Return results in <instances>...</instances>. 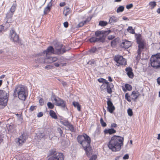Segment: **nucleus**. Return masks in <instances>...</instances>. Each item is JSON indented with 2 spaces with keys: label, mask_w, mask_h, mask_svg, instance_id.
<instances>
[{
  "label": "nucleus",
  "mask_w": 160,
  "mask_h": 160,
  "mask_svg": "<svg viewBox=\"0 0 160 160\" xmlns=\"http://www.w3.org/2000/svg\"><path fill=\"white\" fill-rule=\"evenodd\" d=\"M78 140L82 145L88 156L92 154V149L90 146L91 139L88 135L84 134L82 135H79L78 137Z\"/></svg>",
  "instance_id": "1"
},
{
  "label": "nucleus",
  "mask_w": 160,
  "mask_h": 160,
  "mask_svg": "<svg viewBox=\"0 0 160 160\" xmlns=\"http://www.w3.org/2000/svg\"><path fill=\"white\" fill-rule=\"evenodd\" d=\"M123 137L114 135L109 141L108 144V147L112 151H119L121 149V146L123 145Z\"/></svg>",
  "instance_id": "2"
},
{
  "label": "nucleus",
  "mask_w": 160,
  "mask_h": 160,
  "mask_svg": "<svg viewBox=\"0 0 160 160\" xmlns=\"http://www.w3.org/2000/svg\"><path fill=\"white\" fill-rule=\"evenodd\" d=\"M13 95L15 97H18L20 99L25 101L27 94L25 91L24 86L22 85L16 86L15 88Z\"/></svg>",
  "instance_id": "3"
},
{
  "label": "nucleus",
  "mask_w": 160,
  "mask_h": 160,
  "mask_svg": "<svg viewBox=\"0 0 160 160\" xmlns=\"http://www.w3.org/2000/svg\"><path fill=\"white\" fill-rule=\"evenodd\" d=\"M9 95L4 90H0V109L3 108L7 105Z\"/></svg>",
  "instance_id": "4"
},
{
  "label": "nucleus",
  "mask_w": 160,
  "mask_h": 160,
  "mask_svg": "<svg viewBox=\"0 0 160 160\" xmlns=\"http://www.w3.org/2000/svg\"><path fill=\"white\" fill-rule=\"evenodd\" d=\"M111 31H98L95 32V36L98 40L99 42H104L106 36L109 34Z\"/></svg>",
  "instance_id": "5"
},
{
  "label": "nucleus",
  "mask_w": 160,
  "mask_h": 160,
  "mask_svg": "<svg viewBox=\"0 0 160 160\" xmlns=\"http://www.w3.org/2000/svg\"><path fill=\"white\" fill-rule=\"evenodd\" d=\"M49 153L50 156L48 160H64L63 154L57 152L54 149L50 151Z\"/></svg>",
  "instance_id": "6"
},
{
  "label": "nucleus",
  "mask_w": 160,
  "mask_h": 160,
  "mask_svg": "<svg viewBox=\"0 0 160 160\" xmlns=\"http://www.w3.org/2000/svg\"><path fill=\"white\" fill-rule=\"evenodd\" d=\"M151 65L155 68L160 67V54L152 55L150 59Z\"/></svg>",
  "instance_id": "7"
},
{
  "label": "nucleus",
  "mask_w": 160,
  "mask_h": 160,
  "mask_svg": "<svg viewBox=\"0 0 160 160\" xmlns=\"http://www.w3.org/2000/svg\"><path fill=\"white\" fill-rule=\"evenodd\" d=\"M37 61L38 62L44 63L47 62L48 63H52L58 60V58L56 57H50L46 56L45 58L43 57L38 58H37Z\"/></svg>",
  "instance_id": "8"
},
{
  "label": "nucleus",
  "mask_w": 160,
  "mask_h": 160,
  "mask_svg": "<svg viewBox=\"0 0 160 160\" xmlns=\"http://www.w3.org/2000/svg\"><path fill=\"white\" fill-rule=\"evenodd\" d=\"M51 99L52 101H54V103L56 105L60 106L63 108L66 107L65 102L58 97H56L54 95H52Z\"/></svg>",
  "instance_id": "9"
},
{
  "label": "nucleus",
  "mask_w": 160,
  "mask_h": 160,
  "mask_svg": "<svg viewBox=\"0 0 160 160\" xmlns=\"http://www.w3.org/2000/svg\"><path fill=\"white\" fill-rule=\"evenodd\" d=\"M137 43L138 45V50L137 53L138 55H140L142 51L144 48L145 46L144 42L139 38H137Z\"/></svg>",
  "instance_id": "10"
},
{
  "label": "nucleus",
  "mask_w": 160,
  "mask_h": 160,
  "mask_svg": "<svg viewBox=\"0 0 160 160\" xmlns=\"http://www.w3.org/2000/svg\"><path fill=\"white\" fill-rule=\"evenodd\" d=\"M67 50L63 47L62 44L58 45L57 46L55 47V54L59 55L62 54L64 53Z\"/></svg>",
  "instance_id": "11"
},
{
  "label": "nucleus",
  "mask_w": 160,
  "mask_h": 160,
  "mask_svg": "<svg viewBox=\"0 0 160 160\" xmlns=\"http://www.w3.org/2000/svg\"><path fill=\"white\" fill-rule=\"evenodd\" d=\"M115 61L117 63L121 65H125L126 64V60L122 56L120 55H116L114 58Z\"/></svg>",
  "instance_id": "12"
},
{
  "label": "nucleus",
  "mask_w": 160,
  "mask_h": 160,
  "mask_svg": "<svg viewBox=\"0 0 160 160\" xmlns=\"http://www.w3.org/2000/svg\"><path fill=\"white\" fill-rule=\"evenodd\" d=\"M43 53L45 54L46 56L55 54L54 49L52 46H50L47 48L46 50L43 52Z\"/></svg>",
  "instance_id": "13"
},
{
  "label": "nucleus",
  "mask_w": 160,
  "mask_h": 160,
  "mask_svg": "<svg viewBox=\"0 0 160 160\" xmlns=\"http://www.w3.org/2000/svg\"><path fill=\"white\" fill-rule=\"evenodd\" d=\"M11 33L10 35L11 40L14 42H19V36L14 31L12 30L11 31Z\"/></svg>",
  "instance_id": "14"
},
{
  "label": "nucleus",
  "mask_w": 160,
  "mask_h": 160,
  "mask_svg": "<svg viewBox=\"0 0 160 160\" xmlns=\"http://www.w3.org/2000/svg\"><path fill=\"white\" fill-rule=\"evenodd\" d=\"M27 138V137L26 135L23 134L19 137L16 142L19 145H22L25 142Z\"/></svg>",
  "instance_id": "15"
},
{
  "label": "nucleus",
  "mask_w": 160,
  "mask_h": 160,
  "mask_svg": "<svg viewBox=\"0 0 160 160\" xmlns=\"http://www.w3.org/2000/svg\"><path fill=\"white\" fill-rule=\"evenodd\" d=\"M107 104L108 106L107 107V110L111 113H112L113 111L115 109V108L113 105L112 103L110 100L108 99L107 101Z\"/></svg>",
  "instance_id": "16"
},
{
  "label": "nucleus",
  "mask_w": 160,
  "mask_h": 160,
  "mask_svg": "<svg viewBox=\"0 0 160 160\" xmlns=\"http://www.w3.org/2000/svg\"><path fill=\"white\" fill-rule=\"evenodd\" d=\"M119 18L114 16H112L110 17L109 23L111 25H113L114 23L118 21Z\"/></svg>",
  "instance_id": "17"
},
{
  "label": "nucleus",
  "mask_w": 160,
  "mask_h": 160,
  "mask_svg": "<svg viewBox=\"0 0 160 160\" xmlns=\"http://www.w3.org/2000/svg\"><path fill=\"white\" fill-rule=\"evenodd\" d=\"M125 70L129 77L131 78H133L134 75L132 68L130 67L127 68L125 69Z\"/></svg>",
  "instance_id": "18"
},
{
  "label": "nucleus",
  "mask_w": 160,
  "mask_h": 160,
  "mask_svg": "<svg viewBox=\"0 0 160 160\" xmlns=\"http://www.w3.org/2000/svg\"><path fill=\"white\" fill-rule=\"evenodd\" d=\"M131 43L130 42L125 40L122 42L121 44V46L125 48H128L131 46Z\"/></svg>",
  "instance_id": "19"
},
{
  "label": "nucleus",
  "mask_w": 160,
  "mask_h": 160,
  "mask_svg": "<svg viewBox=\"0 0 160 160\" xmlns=\"http://www.w3.org/2000/svg\"><path fill=\"white\" fill-rule=\"evenodd\" d=\"M139 95V93L138 92L133 91L132 92V93L130 96V98L134 101L138 97Z\"/></svg>",
  "instance_id": "20"
},
{
  "label": "nucleus",
  "mask_w": 160,
  "mask_h": 160,
  "mask_svg": "<svg viewBox=\"0 0 160 160\" xmlns=\"http://www.w3.org/2000/svg\"><path fill=\"white\" fill-rule=\"evenodd\" d=\"M16 6H17V5L16 3H14L12 4V6L11 7L10 9V11L12 13L14 12V11L15 10V9H16ZM12 15H13V13H12L10 16H8V15L7 14L6 15V17H7L8 18H10L12 16Z\"/></svg>",
  "instance_id": "21"
},
{
  "label": "nucleus",
  "mask_w": 160,
  "mask_h": 160,
  "mask_svg": "<svg viewBox=\"0 0 160 160\" xmlns=\"http://www.w3.org/2000/svg\"><path fill=\"white\" fill-rule=\"evenodd\" d=\"M113 87V85L112 83L108 84L107 85V92L109 94L111 93L112 92V88Z\"/></svg>",
  "instance_id": "22"
},
{
  "label": "nucleus",
  "mask_w": 160,
  "mask_h": 160,
  "mask_svg": "<svg viewBox=\"0 0 160 160\" xmlns=\"http://www.w3.org/2000/svg\"><path fill=\"white\" fill-rule=\"evenodd\" d=\"M116 132V130L112 128L109 129L108 130H106L104 131V132L105 133H108L110 134L115 133Z\"/></svg>",
  "instance_id": "23"
},
{
  "label": "nucleus",
  "mask_w": 160,
  "mask_h": 160,
  "mask_svg": "<svg viewBox=\"0 0 160 160\" xmlns=\"http://www.w3.org/2000/svg\"><path fill=\"white\" fill-rule=\"evenodd\" d=\"M125 88H124L123 87L122 88L123 90L124 91H126L125 89H126V90L128 91H130L132 90V87L131 85L129 84H125Z\"/></svg>",
  "instance_id": "24"
},
{
  "label": "nucleus",
  "mask_w": 160,
  "mask_h": 160,
  "mask_svg": "<svg viewBox=\"0 0 160 160\" xmlns=\"http://www.w3.org/2000/svg\"><path fill=\"white\" fill-rule=\"evenodd\" d=\"M49 114L52 118L54 119H57V117L55 112L53 110H50Z\"/></svg>",
  "instance_id": "25"
},
{
  "label": "nucleus",
  "mask_w": 160,
  "mask_h": 160,
  "mask_svg": "<svg viewBox=\"0 0 160 160\" xmlns=\"http://www.w3.org/2000/svg\"><path fill=\"white\" fill-rule=\"evenodd\" d=\"M73 105L75 108H77L78 111H80L81 110V107L79 103L77 102H73Z\"/></svg>",
  "instance_id": "26"
},
{
  "label": "nucleus",
  "mask_w": 160,
  "mask_h": 160,
  "mask_svg": "<svg viewBox=\"0 0 160 160\" xmlns=\"http://www.w3.org/2000/svg\"><path fill=\"white\" fill-rule=\"evenodd\" d=\"M70 9L69 8L65 7L63 13L65 16H67L70 13Z\"/></svg>",
  "instance_id": "27"
},
{
  "label": "nucleus",
  "mask_w": 160,
  "mask_h": 160,
  "mask_svg": "<svg viewBox=\"0 0 160 160\" xmlns=\"http://www.w3.org/2000/svg\"><path fill=\"white\" fill-rule=\"evenodd\" d=\"M97 50V48L95 47H93L88 51V54L94 53L96 52Z\"/></svg>",
  "instance_id": "28"
},
{
  "label": "nucleus",
  "mask_w": 160,
  "mask_h": 160,
  "mask_svg": "<svg viewBox=\"0 0 160 160\" xmlns=\"http://www.w3.org/2000/svg\"><path fill=\"white\" fill-rule=\"evenodd\" d=\"M98 40L96 36H94L91 37L89 39V41L91 42H99L98 41Z\"/></svg>",
  "instance_id": "29"
},
{
  "label": "nucleus",
  "mask_w": 160,
  "mask_h": 160,
  "mask_svg": "<svg viewBox=\"0 0 160 160\" xmlns=\"http://www.w3.org/2000/svg\"><path fill=\"white\" fill-rule=\"evenodd\" d=\"M124 9V8L123 6H120L118 8L117 10V13L122 12L123 11Z\"/></svg>",
  "instance_id": "30"
},
{
  "label": "nucleus",
  "mask_w": 160,
  "mask_h": 160,
  "mask_svg": "<svg viewBox=\"0 0 160 160\" xmlns=\"http://www.w3.org/2000/svg\"><path fill=\"white\" fill-rule=\"evenodd\" d=\"M149 4L150 6L151 9H153L156 5V3L155 2H150Z\"/></svg>",
  "instance_id": "31"
},
{
  "label": "nucleus",
  "mask_w": 160,
  "mask_h": 160,
  "mask_svg": "<svg viewBox=\"0 0 160 160\" xmlns=\"http://www.w3.org/2000/svg\"><path fill=\"white\" fill-rule=\"evenodd\" d=\"M128 32H129L130 33L132 34H134L135 32L134 30L132 28V27L131 26H129L128 27V28L127 29Z\"/></svg>",
  "instance_id": "32"
},
{
  "label": "nucleus",
  "mask_w": 160,
  "mask_h": 160,
  "mask_svg": "<svg viewBox=\"0 0 160 160\" xmlns=\"http://www.w3.org/2000/svg\"><path fill=\"white\" fill-rule=\"evenodd\" d=\"M108 23L107 22L101 21L99 22V25L101 26H105L107 25Z\"/></svg>",
  "instance_id": "33"
},
{
  "label": "nucleus",
  "mask_w": 160,
  "mask_h": 160,
  "mask_svg": "<svg viewBox=\"0 0 160 160\" xmlns=\"http://www.w3.org/2000/svg\"><path fill=\"white\" fill-rule=\"evenodd\" d=\"M100 122L102 126L104 127L106 126V123L104 121L103 119L102 118H100Z\"/></svg>",
  "instance_id": "34"
},
{
  "label": "nucleus",
  "mask_w": 160,
  "mask_h": 160,
  "mask_svg": "<svg viewBox=\"0 0 160 160\" xmlns=\"http://www.w3.org/2000/svg\"><path fill=\"white\" fill-rule=\"evenodd\" d=\"M86 23V21H83L80 22L77 25L78 28L81 27Z\"/></svg>",
  "instance_id": "35"
},
{
  "label": "nucleus",
  "mask_w": 160,
  "mask_h": 160,
  "mask_svg": "<svg viewBox=\"0 0 160 160\" xmlns=\"http://www.w3.org/2000/svg\"><path fill=\"white\" fill-rule=\"evenodd\" d=\"M68 130H69L72 132H75V129L74 126L72 125H71L70 127L69 128V129H68Z\"/></svg>",
  "instance_id": "36"
},
{
  "label": "nucleus",
  "mask_w": 160,
  "mask_h": 160,
  "mask_svg": "<svg viewBox=\"0 0 160 160\" xmlns=\"http://www.w3.org/2000/svg\"><path fill=\"white\" fill-rule=\"evenodd\" d=\"M125 98L129 102H131L130 96H129L128 93H126L125 95Z\"/></svg>",
  "instance_id": "37"
},
{
  "label": "nucleus",
  "mask_w": 160,
  "mask_h": 160,
  "mask_svg": "<svg viewBox=\"0 0 160 160\" xmlns=\"http://www.w3.org/2000/svg\"><path fill=\"white\" fill-rule=\"evenodd\" d=\"M117 40V39H114L111 42V45L112 47H114L116 44Z\"/></svg>",
  "instance_id": "38"
},
{
  "label": "nucleus",
  "mask_w": 160,
  "mask_h": 160,
  "mask_svg": "<svg viewBox=\"0 0 160 160\" xmlns=\"http://www.w3.org/2000/svg\"><path fill=\"white\" fill-rule=\"evenodd\" d=\"M128 115L130 116H131L133 115V112L132 109L130 108H129L127 110Z\"/></svg>",
  "instance_id": "39"
},
{
  "label": "nucleus",
  "mask_w": 160,
  "mask_h": 160,
  "mask_svg": "<svg viewBox=\"0 0 160 160\" xmlns=\"http://www.w3.org/2000/svg\"><path fill=\"white\" fill-rule=\"evenodd\" d=\"M48 108L50 109H52L54 108V105L51 102H48L47 103Z\"/></svg>",
  "instance_id": "40"
},
{
  "label": "nucleus",
  "mask_w": 160,
  "mask_h": 160,
  "mask_svg": "<svg viewBox=\"0 0 160 160\" xmlns=\"http://www.w3.org/2000/svg\"><path fill=\"white\" fill-rule=\"evenodd\" d=\"M50 10V8L46 7L44 9V14H47L48 12Z\"/></svg>",
  "instance_id": "41"
},
{
  "label": "nucleus",
  "mask_w": 160,
  "mask_h": 160,
  "mask_svg": "<svg viewBox=\"0 0 160 160\" xmlns=\"http://www.w3.org/2000/svg\"><path fill=\"white\" fill-rule=\"evenodd\" d=\"M68 122H69L68 120L60 121V122L61 124L63 125L64 126Z\"/></svg>",
  "instance_id": "42"
},
{
  "label": "nucleus",
  "mask_w": 160,
  "mask_h": 160,
  "mask_svg": "<svg viewBox=\"0 0 160 160\" xmlns=\"http://www.w3.org/2000/svg\"><path fill=\"white\" fill-rule=\"evenodd\" d=\"M97 158V155H93L90 158L89 160H95Z\"/></svg>",
  "instance_id": "43"
},
{
  "label": "nucleus",
  "mask_w": 160,
  "mask_h": 160,
  "mask_svg": "<svg viewBox=\"0 0 160 160\" xmlns=\"http://www.w3.org/2000/svg\"><path fill=\"white\" fill-rule=\"evenodd\" d=\"M133 6V4H130L126 6V8L129 9L132 8Z\"/></svg>",
  "instance_id": "44"
},
{
  "label": "nucleus",
  "mask_w": 160,
  "mask_h": 160,
  "mask_svg": "<svg viewBox=\"0 0 160 160\" xmlns=\"http://www.w3.org/2000/svg\"><path fill=\"white\" fill-rule=\"evenodd\" d=\"M57 131L59 133L60 135L61 136L63 133V132L61 129L60 128H57Z\"/></svg>",
  "instance_id": "45"
},
{
  "label": "nucleus",
  "mask_w": 160,
  "mask_h": 160,
  "mask_svg": "<svg viewBox=\"0 0 160 160\" xmlns=\"http://www.w3.org/2000/svg\"><path fill=\"white\" fill-rule=\"evenodd\" d=\"M39 102L40 104L41 105H42L44 104V100L42 98H40L39 100Z\"/></svg>",
  "instance_id": "46"
},
{
  "label": "nucleus",
  "mask_w": 160,
  "mask_h": 160,
  "mask_svg": "<svg viewBox=\"0 0 160 160\" xmlns=\"http://www.w3.org/2000/svg\"><path fill=\"white\" fill-rule=\"evenodd\" d=\"M88 63L91 65H93L94 64H95V62L94 61L92 60H91V61H89V62H88Z\"/></svg>",
  "instance_id": "47"
},
{
  "label": "nucleus",
  "mask_w": 160,
  "mask_h": 160,
  "mask_svg": "<svg viewBox=\"0 0 160 160\" xmlns=\"http://www.w3.org/2000/svg\"><path fill=\"white\" fill-rule=\"evenodd\" d=\"M45 135L42 133H40L38 135V136L40 138H42L45 137Z\"/></svg>",
  "instance_id": "48"
},
{
  "label": "nucleus",
  "mask_w": 160,
  "mask_h": 160,
  "mask_svg": "<svg viewBox=\"0 0 160 160\" xmlns=\"http://www.w3.org/2000/svg\"><path fill=\"white\" fill-rule=\"evenodd\" d=\"M117 125L115 123H112L111 124V127L112 128H114L117 127Z\"/></svg>",
  "instance_id": "49"
},
{
  "label": "nucleus",
  "mask_w": 160,
  "mask_h": 160,
  "mask_svg": "<svg viewBox=\"0 0 160 160\" xmlns=\"http://www.w3.org/2000/svg\"><path fill=\"white\" fill-rule=\"evenodd\" d=\"M114 38V37L112 35H109L108 37V39L109 40H112Z\"/></svg>",
  "instance_id": "50"
},
{
  "label": "nucleus",
  "mask_w": 160,
  "mask_h": 160,
  "mask_svg": "<svg viewBox=\"0 0 160 160\" xmlns=\"http://www.w3.org/2000/svg\"><path fill=\"white\" fill-rule=\"evenodd\" d=\"M63 25L65 28H67L68 26V22H65L63 23Z\"/></svg>",
  "instance_id": "51"
},
{
  "label": "nucleus",
  "mask_w": 160,
  "mask_h": 160,
  "mask_svg": "<svg viewBox=\"0 0 160 160\" xmlns=\"http://www.w3.org/2000/svg\"><path fill=\"white\" fill-rule=\"evenodd\" d=\"M52 6V3L51 2V1H50L49 3L48 4L46 7L50 8Z\"/></svg>",
  "instance_id": "52"
},
{
  "label": "nucleus",
  "mask_w": 160,
  "mask_h": 160,
  "mask_svg": "<svg viewBox=\"0 0 160 160\" xmlns=\"http://www.w3.org/2000/svg\"><path fill=\"white\" fill-rule=\"evenodd\" d=\"M43 116V113L42 112H39L37 115V116L38 117H41Z\"/></svg>",
  "instance_id": "53"
},
{
  "label": "nucleus",
  "mask_w": 160,
  "mask_h": 160,
  "mask_svg": "<svg viewBox=\"0 0 160 160\" xmlns=\"http://www.w3.org/2000/svg\"><path fill=\"white\" fill-rule=\"evenodd\" d=\"M128 158H129V156H128V154H125L124 156L123 157V158L124 159H128Z\"/></svg>",
  "instance_id": "54"
},
{
  "label": "nucleus",
  "mask_w": 160,
  "mask_h": 160,
  "mask_svg": "<svg viewBox=\"0 0 160 160\" xmlns=\"http://www.w3.org/2000/svg\"><path fill=\"white\" fill-rule=\"evenodd\" d=\"M98 81L100 82L103 83L104 79L102 78H100L98 79Z\"/></svg>",
  "instance_id": "55"
},
{
  "label": "nucleus",
  "mask_w": 160,
  "mask_h": 160,
  "mask_svg": "<svg viewBox=\"0 0 160 160\" xmlns=\"http://www.w3.org/2000/svg\"><path fill=\"white\" fill-rule=\"evenodd\" d=\"M91 17H88L87 19L86 20H85L84 21H86V23H87V22H89L91 20Z\"/></svg>",
  "instance_id": "56"
},
{
  "label": "nucleus",
  "mask_w": 160,
  "mask_h": 160,
  "mask_svg": "<svg viewBox=\"0 0 160 160\" xmlns=\"http://www.w3.org/2000/svg\"><path fill=\"white\" fill-rule=\"evenodd\" d=\"M35 106H31L30 108V110L31 111H32L35 109Z\"/></svg>",
  "instance_id": "57"
},
{
  "label": "nucleus",
  "mask_w": 160,
  "mask_h": 160,
  "mask_svg": "<svg viewBox=\"0 0 160 160\" xmlns=\"http://www.w3.org/2000/svg\"><path fill=\"white\" fill-rule=\"evenodd\" d=\"M52 68V66L50 65H47L45 66V68L46 69H51Z\"/></svg>",
  "instance_id": "58"
},
{
  "label": "nucleus",
  "mask_w": 160,
  "mask_h": 160,
  "mask_svg": "<svg viewBox=\"0 0 160 160\" xmlns=\"http://www.w3.org/2000/svg\"><path fill=\"white\" fill-rule=\"evenodd\" d=\"M4 27L2 25H0V32H1L4 29Z\"/></svg>",
  "instance_id": "59"
},
{
  "label": "nucleus",
  "mask_w": 160,
  "mask_h": 160,
  "mask_svg": "<svg viewBox=\"0 0 160 160\" xmlns=\"http://www.w3.org/2000/svg\"><path fill=\"white\" fill-rule=\"evenodd\" d=\"M65 5V2H61L60 3V6L61 7H63V6H64Z\"/></svg>",
  "instance_id": "60"
},
{
  "label": "nucleus",
  "mask_w": 160,
  "mask_h": 160,
  "mask_svg": "<svg viewBox=\"0 0 160 160\" xmlns=\"http://www.w3.org/2000/svg\"><path fill=\"white\" fill-rule=\"evenodd\" d=\"M103 83H105L107 84V85L108 84H110L105 79H104V81H103Z\"/></svg>",
  "instance_id": "61"
},
{
  "label": "nucleus",
  "mask_w": 160,
  "mask_h": 160,
  "mask_svg": "<svg viewBox=\"0 0 160 160\" xmlns=\"http://www.w3.org/2000/svg\"><path fill=\"white\" fill-rule=\"evenodd\" d=\"M157 82L158 84L160 85V77L158 78Z\"/></svg>",
  "instance_id": "62"
},
{
  "label": "nucleus",
  "mask_w": 160,
  "mask_h": 160,
  "mask_svg": "<svg viewBox=\"0 0 160 160\" xmlns=\"http://www.w3.org/2000/svg\"><path fill=\"white\" fill-rule=\"evenodd\" d=\"M108 81L110 82H111L112 81V79L111 78L110 76H108Z\"/></svg>",
  "instance_id": "63"
},
{
  "label": "nucleus",
  "mask_w": 160,
  "mask_h": 160,
  "mask_svg": "<svg viewBox=\"0 0 160 160\" xmlns=\"http://www.w3.org/2000/svg\"><path fill=\"white\" fill-rule=\"evenodd\" d=\"M54 65L57 67H58L59 66V64L58 62H56L54 63Z\"/></svg>",
  "instance_id": "64"
}]
</instances>
